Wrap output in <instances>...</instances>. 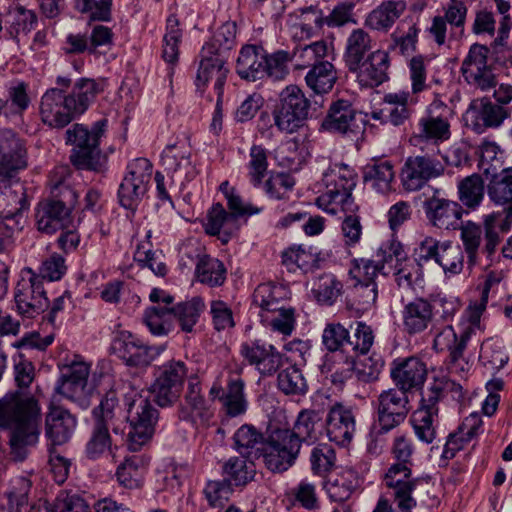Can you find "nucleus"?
<instances>
[{"mask_svg":"<svg viewBox=\"0 0 512 512\" xmlns=\"http://www.w3.org/2000/svg\"><path fill=\"white\" fill-rule=\"evenodd\" d=\"M300 448L290 429H276L265 440L261 457L270 471L284 472L295 463Z\"/></svg>","mask_w":512,"mask_h":512,"instance_id":"nucleus-8","label":"nucleus"},{"mask_svg":"<svg viewBox=\"0 0 512 512\" xmlns=\"http://www.w3.org/2000/svg\"><path fill=\"white\" fill-rule=\"evenodd\" d=\"M498 214L492 213L485 217L484 228L472 221L463 222L459 228L462 250L467 256V267L472 269L482 263L485 257V265L489 266L492 257L500 243V237L496 232Z\"/></svg>","mask_w":512,"mask_h":512,"instance_id":"nucleus-3","label":"nucleus"},{"mask_svg":"<svg viewBox=\"0 0 512 512\" xmlns=\"http://www.w3.org/2000/svg\"><path fill=\"white\" fill-rule=\"evenodd\" d=\"M444 165L434 158L425 155L409 157L402 169L403 186L408 191L421 189L430 179L444 173Z\"/></svg>","mask_w":512,"mask_h":512,"instance_id":"nucleus-18","label":"nucleus"},{"mask_svg":"<svg viewBox=\"0 0 512 512\" xmlns=\"http://www.w3.org/2000/svg\"><path fill=\"white\" fill-rule=\"evenodd\" d=\"M325 367L331 372V380L334 384H343L356 374L355 355H340L338 358L326 356Z\"/></svg>","mask_w":512,"mask_h":512,"instance_id":"nucleus-63","label":"nucleus"},{"mask_svg":"<svg viewBox=\"0 0 512 512\" xmlns=\"http://www.w3.org/2000/svg\"><path fill=\"white\" fill-rule=\"evenodd\" d=\"M389 55L383 50L372 52L358 67L349 69L355 73L358 82L365 87H376L388 79Z\"/></svg>","mask_w":512,"mask_h":512,"instance_id":"nucleus-28","label":"nucleus"},{"mask_svg":"<svg viewBox=\"0 0 512 512\" xmlns=\"http://www.w3.org/2000/svg\"><path fill=\"white\" fill-rule=\"evenodd\" d=\"M27 207L25 187L18 180H0V217L10 219Z\"/></svg>","mask_w":512,"mask_h":512,"instance_id":"nucleus-36","label":"nucleus"},{"mask_svg":"<svg viewBox=\"0 0 512 512\" xmlns=\"http://www.w3.org/2000/svg\"><path fill=\"white\" fill-rule=\"evenodd\" d=\"M227 480L236 486H244L254 479L256 467L252 460L239 457L230 458L223 466Z\"/></svg>","mask_w":512,"mask_h":512,"instance_id":"nucleus-58","label":"nucleus"},{"mask_svg":"<svg viewBox=\"0 0 512 512\" xmlns=\"http://www.w3.org/2000/svg\"><path fill=\"white\" fill-rule=\"evenodd\" d=\"M446 277H453L460 274L464 269V252L461 246L451 241L442 242L440 254L436 262Z\"/></svg>","mask_w":512,"mask_h":512,"instance_id":"nucleus-55","label":"nucleus"},{"mask_svg":"<svg viewBox=\"0 0 512 512\" xmlns=\"http://www.w3.org/2000/svg\"><path fill=\"white\" fill-rule=\"evenodd\" d=\"M323 183L326 190L317 198L318 207L333 215L345 213L342 234L347 245H355L361 239L362 225L355 215L358 206L351 194L356 186L354 170L345 164H335L324 173Z\"/></svg>","mask_w":512,"mask_h":512,"instance_id":"nucleus-1","label":"nucleus"},{"mask_svg":"<svg viewBox=\"0 0 512 512\" xmlns=\"http://www.w3.org/2000/svg\"><path fill=\"white\" fill-rule=\"evenodd\" d=\"M488 196L498 206H512V167L492 175L488 184Z\"/></svg>","mask_w":512,"mask_h":512,"instance_id":"nucleus-48","label":"nucleus"},{"mask_svg":"<svg viewBox=\"0 0 512 512\" xmlns=\"http://www.w3.org/2000/svg\"><path fill=\"white\" fill-rule=\"evenodd\" d=\"M225 57L213 50V47H203L199 63L196 86L201 88L213 82L214 90L218 96V104L222 102L223 88L226 82L228 69L225 66Z\"/></svg>","mask_w":512,"mask_h":512,"instance_id":"nucleus-19","label":"nucleus"},{"mask_svg":"<svg viewBox=\"0 0 512 512\" xmlns=\"http://www.w3.org/2000/svg\"><path fill=\"white\" fill-rule=\"evenodd\" d=\"M458 199L468 209H477L485 193L484 181L481 175L474 173L459 181L457 185Z\"/></svg>","mask_w":512,"mask_h":512,"instance_id":"nucleus-46","label":"nucleus"},{"mask_svg":"<svg viewBox=\"0 0 512 512\" xmlns=\"http://www.w3.org/2000/svg\"><path fill=\"white\" fill-rule=\"evenodd\" d=\"M372 48V39L362 28L354 29L347 38L345 47V62L349 69H355L364 59L365 54Z\"/></svg>","mask_w":512,"mask_h":512,"instance_id":"nucleus-42","label":"nucleus"},{"mask_svg":"<svg viewBox=\"0 0 512 512\" xmlns=\"http://www.w3.org/2000/svg\"><path fill=\"white\" fill-rule=\"evenodd\" d=\"M278 388L286 395L302 396L308 390L306 379L296 366H289L278 374Z\"/></svg>","mask_w":512,"mask_h":512,"instance_id":"nucleus-60","label":"nucleus"},{"mask_svg":"<svg viewBox=\"0 0 512 512\" xmlns=\"http://www.w3.org/2000/svg\"><path fill=\"white\" fill-rule=\"evenodd\" d=\"M383 481L389 489L393 490L394 501L400 512H412L417 506L412 496L418 480L412 478V468L406 465L391 464L384 474Z\"/></svg>","mask_w":512,"mask_h":512,"instance_id":"nucleus-15","label":"nucleus"},{"mask_svg":"<svg viewBox=\"0 0 512 512\" xmlns=\"http://www.w3.org/2000/svg\"><path fill=\"white\" fill-rule=\"evenodd\" d=\"M377 261L370 259H354L349 268V275L354 284L375 282V277L384 269L386 261L383 260V254L380 249L377 252Z\"/></svg>","mask_w":512,"mask_h":512,"instance_id":"nucleus-54","label":"nucleus"},{"mask_svg":"<svg viewBox=\"0 0 512 512\" xmlns=\"http://www.w3.org/2000/svg\"><path fill=\"white\" fill-rule=\"evenodd\" d=\"M479 154L478 166L485 174H497L504 162V153L495 142L485 140L477 150Z\"/></svg>","mask_w":512,"mask_h":512,"instance_id":"nucleus-61","label":"nucleus"},{"mask_svg":"<svg viewBox=\"0 0 512 512\" xmlns=\"http://www.w3.org/2000/svg\"><path fill=\"white\" fill-rule=\"evenodd\" d=\"M406 6L402 1H386L366 18V24L375 30H388L402 15Z\"/></svg>","mask_w":512,"mask_h":512,"instance_id":"nucleus-43","label":"nucleus"},{"mask_svg":"<svg viewBox=\"0 0 512 512\" xmlns=\"http://www.w3.org/2000/svg\"><path fill=\"white\" fill-rule=\"evenodd\" d=\"M321 415L316 410H302L294 423L291 432L301 446L302 442H314L318 438L319 428L322 427Z\"/></svg>","mask_w":512,"mask_h":512,"instance_id":"nucleus-50","label":"nucleus"},{"mask_svg":"<svg viewBox=\"0 0 512 512\" xmlns=\"http://www.w3.org/2000/svg\"><path fill=\"white\" fill-rule=\"evenodd\" d=\"M391 369V377L398 390L405 392L422 387L427 369L424 362L416 357H409L402 361H394Z\"/></svg>","mask_w":512,"mask_h":512,"instance_id":"nucleus-27","label":"nucleus"},{"mask_svg":"<svg viewBox=\"0 0 512 512\" xmlns=\"http://www.w3.org/2000/svg\"><path fill=\"white\" fill-rule=\"evenodd\" d=\"M145 461L139 455L126 457L117 468L116 478L119 484L127 489H137L143 484Z\"/></svg>","mask_w":512,"mask_h":512,"instance_id":"nucleus-47","label":"nucleus"},{"mask_svg":"<svg viewBox=\"0 0 512 512\" xmlns=\"http://www.w3.org/2000/svg\"><path fill=\"white\" fill-rule=\"evenodd\" d=\"M383 260L386 263L395 258L394 277L397 285L403 289L412 288L422 280V272L419 263L408 259L399 243H391L380 247Z\"/></svg>","mask_w":512,"mask_h":512,"instance_id":"nucleus-21","label":"nucleus"},{"mask_svg":"<svg viewBox=\"0 0 512 512\" xmlns=\"http://www.w3.org/2000/svg\"><path fill=\"white\" fill-rule=\"evenodd\" d=\"M377 434H385L402 424L409 411V399L405 392L392 388L383 391L377 400Z\"/></svg>","mask_w":512,"mask_h":512,"instance_id":"nucleus-11","label":"nucleus"},{"mask_svg":"<svg viewBox=\"0 0 512 512\" xmlns=\"http://www.w3.org/2000/svg\"><path fill=\"white\" fill-rule=\"evenodd\" d=\"M322 343L333 354L329 357L338 358L350 354V334L340 323L327 324L322 333Z\"/></svg>","mask_w":512,"mask_h":512,"instance_id":"nucleus-44","label":"nucleus"},{"mask_svg":"<svg viewBox=\"0 0 512 512\" xmlns=\"http://www.w3.org/2000/svg\"><path fill=\"white\" fill-rule=\"evenodd\" d=\"M118 399L114 391H109L92 410V426L85 445V456L89 460H98L112 452L113 439L110 434L119 432L117 426Z\"/></svg>","mask_w":512,"mask_h":512,"instance_id":"nucleus-2","label":"nucleus"},{"mask_svg":"<svg viewBox=\"0 0 512 512\" xmlns=\"http://www.w3.org/2000/svg\"><path fill=\"white\" fill-rule=\"evenodd\" d=\"M77 425L76 418L69 410L56 405L53 401L45 417V435L52 445H62L72 436Z\"/></svg>","mask_w":512,"mask_h":512,"instance_id":"nucleus-24","label":"nucleus"},{"mask_svg":"<svg viewBox=\"0 0 512 512\" xmlns=\"http://www.w3.org/2000/svg\"><path fill=\"white\" fill-rule=\"evenodd\" d=\"M89 366L84 362H74L63 372L58 380L55 391L64 397L79 402L83 408L88 406L87 379Z\"/></svg>","mask_w":512,"mask_h":512,"instance_id":"nucleus-23","label":"nucleus"},{"mask_svg":"<svg viewBox=\"0 0 512 512\" xmlns=\"http://www.w3.org/2000/svg\"><path fill=\"white\" fill-rule=\"evenodd\" d=\"M112 349L126 365L133 367L150 365L163 351V347L148 346L139 338L126 331L121 332L114 339Z\"/></svg>","mask_w":512,"mask_h":512,"instance_id":"nucleus-14","label":"nucleus"},{"mask_svg":"<svg viewBox=\"0 0 512 512\" xmlns=\"http://www.w3.org/2000/svg\"><path fill=\"white\" fill-rule=\"evenodd\" d=\"M425 212L430 223L446 230L455 228L463 215V209L459 203L437 197L425 203Z\"/></svg>","mask_w":512,"mask_h":512,"instance_id":"nucleus-32","label":"nucleus"},{"mask_svg":"<svg viewBox=\"0 0 512 512\" xmlns=\"http://www.w3.org/2000/svg\"><path fill=\"white\" fill-rule=\"evenodd\" d=\"M362 178L376 192L388 193L395 179L394 164L390 160L374 157L363 167Z\"/></svg>","mask_w":512,"mask_h":512,"instance_id":"nucleus-35","label":"nucleus"},{"mask_svg":"<svg viewBox=\"0 0 512 512\" xmlns=\"http://www.w3.org/2000/svg\"><path fill=\"white\" fill-rule=\"evenodd\" d=\"M433 306L424 298H416L406 304L402 310V325L409 335L424 332L433 320Z\"/></svg>","mask_w":512,"mask_h":512,"instance_id":"nucleus-33","label":"nucleus"},{"mask_svg":"<svg viewBox=\"0 0 512 512\" xmlns=\"http://www.w3.org/2000/svg\"><path fill=\"white\" fill-rule=\"evenodd\" d=\"M294 66L296 69L314 67L326 60L333 59L334 48L325 40L299 45L293 50Z\"/></svg>","mask_w":512,"mask_h":512,"instance_id":"nucleus-37","label":"nucleus"},{"mask_svg":"<svg viewBox=\"0 0 512 512\" xmlns=\"http://www.w3.org/2000/svg\"><path fill=\"white\" fill-rule=\"evenodd\" d=\"M124 401L127 409V420L131 425L128 448L137 451L154 434L159 416L158 410L148 397L134 390L125 395Z\"/></svg>","mask_w":512,"mask_h":512,"instance_id":"nucleus-4","label":"nucleus"},{"mask_svg":"<svg viewBox=\"0 0 512 512\" xmlns=\"http://www.w3.org/2000/svg\"><path fill=\"white\" fill-rule=\"evenodd\" d=\"M70 208L60 200H47L38 205L36 223L39 231L53 234L70 223Z\"/></svg>","mask_w":512,"mask_h":512,"instance_id":"nucleus-30","label":"nucleus"},{"mask_svg":"<svg viewBox=\"0 0 512 512\" xmlns=\"http://www.w3.org/2000/svg\"><path fill=\"white\" fill-rule=\"evenodd\" d=\"M107 121L99 120L89 131L82 124H75L66 131V143L74 148L70 160L78 169L97 171L100 168L99 139L105 131Z\"/></svg>","mask_w":512,"mask_h":512,"instance_id":"nucleus-5","label":"nucleus"},{"mask_svg":"<svg viewBox=\"0 0 512 512\" xmlns=\"http://www.w3.org/2000/svg\"><path fill=\"white\" fill-rule=\"evenodd\" d=\"M171 308L174 314V323L177 321L182 331L191 332L204 310L205 304L202 298L193 297L191 300L178 303Z\"/></svg>","mask_w":512,"mask_h":512,"instance_id":"nucleus-53","label":"nucleus"},{"mask_svg":"<svg viewBox=\"0 0 512 512\" xmlns=\"http://www.w3.org/2000/svg\"><path fill=\"white\" fill-rule=\"evenodd\" d=\"M452 110L441 100H434L419 119V137L435 144L447 141L451 136L450 118Z\"/></svg>","mask_w":512,"mask_h":512,"instance_id":"nucleus-12","label":"nucleus"},{"mask_svg":"<svg viewBox=\"0 0 512 512\" xmlns=\"http://www.w3.org/2000/svg\"><path fill=\"white\" fill-rule=\"evenodd\" d=\"M471 108L475 111L477 119L482 121L485 127H499L510 116L507 108L494 104L487 99L474 101Z\"/></svg>","mask_w":512,"mask_h":512,"instance_id":"nucleus-56","label":"nucleus"},{"mask_svg":"<svg viewBox=\"0 0 512 512\" xmlns=\"http://www.w3.org/2000/svg\"><path fill=\"white\" fill-rule=\"evenodd\" d=\"M235 449L246 458H260L264 446L263 434L252 425H242L234 434Z\"/></svg>","mask_w":512,"mask_h":512,"instance_id":"nucleus-40","label":"nucleus"},{"mask_svg":"<svg viewBox=\"0 0 512 512\" xmlns=\"http://www.w3.org/2000/svg\"><path fill=\"white\" fill-rule=\"evenodd\" d=\"M188 369L181 360H170L159 366L150 392L161 407L174 404L180 397Z\"/></svg>","mask_w":512,"mask_h":512,"instance_id":"nucleus-9","label":"nucleus"},{"mask_svg":"<svg viewBox=\"0 0 512 512\" xmlns=\"http://www.w3.org/2000/svg\"><path fill=\"white\" fill-rule=\"evenodd\" d=\"M356 115V110L348 100L339 99L331 104L322 126L330 132L356 135L360 128Z\"/></svg>","mask_w":512,"mask_h":512,"instance_id":"nucleus-29","label":"nucleus"},{"mask_svg":"<svg viewBox=\"0 0 512 512\" xmlns=\"http://www.w3.org/2000/svg\"><path fill=\"white\" fill-rule=\"evenodd\" d=\"M438 416V408L420 406L411 417V424L418 440L430 444L436 438L434 422Z\"/></svg>","mask_w":512,"mask_h":512,"instance_id":"nucleus-49","label":"nucleus"},{"mask_svg":"<svg viewBox=\"0 0 512 512\" xmlns=\"http://www.w3.org/2000/svg\"><path fill=\"white\" fill-rule=\"evenodd\" d=\"M359 486V479L353 469H344L336 477L329 481L327 493L336 502H343L350 498L355 489Z\"/></svg>","mask_w":512,"mask_h":512,"instance_id":"nucleus-52","label":"nucleus"},{"mask_svg":"<svg viewBox=\"0 0 512 512\" xmlns=\"http://www.w3.org/2000/svg\"><path fill=\"white\" fill-rule=\"evenodd\" d=\"M336 80L337 73L330 60L311 67L305 76L307 86L316 94L328 93Z\"/></svg>","mask_w":512,"mask_h":512,"instance_id":"nucleus-45","label":"nucleus"},{"mask_svg":"<svg viewBox=\"0 0 512 512\" xmlns=\"http://www.w3.org/2000/svg\"><path fill=\"white\" fill-rule=\"evenodd\" d=\"M489 50L481 44H473L462 62L461 72L464 79L481 90L496 86V77L487 64Z\"/></svg>","mask_w":512,"mask_h":512,"instance_id":"nucleus-13","label":"nucleus"},{"mask_svg":"<svg viewBox=\"0 0 512 512\" xmlns=\"http://www.w3.org/2000/svg\"><path fill=\"white\" fill-rule=\"evenodd\" d=\"M310 102L296 85H289L279 95V103L273 110L274 124L281 132H296L308 118Z\"/></svg>","mask_w":512,"mask_h":512,"instance_id":"nucleus-6","label":"nucleus"},{"mask_svg":"<svg viewBox=\"0 0 512 512\" xmlns=\"http://www.w3.org/2000/svg\"><path fill=\"white\" fill-rule=\"evenodd\" d=\"M102 90L103 88L96 80L81 78L74 83L71 92L65 96L77 117L88 109Z\"/></svg>","mask_w":512,"mask_h":512,"instance_id":"nucleus-38","label":"nucleus"},{"mask_svg":"<svg viewBox=\"0 0 512 512\" xmlns=\"http://www.w3.org/2000/svg\"><path fill=\"white\" fill-rule=\"evenodd\" d=\"M409 92L398 91L384 95L382 107L371 112V118L384 125L403 126L411 117L413 108Z\"/></svg>","mask_w":512,"mask_h":512,"instance_id":"nucleus-22","label":"nucleus"},{"mask_svg":"<svg viewBox=\"0 0 512 512\" xmlns=\"http://www.w3.org/2000/svg\"><path fill=\"white\" fill-rule=\"evenodd\" d=\"M144 322L153 335H167L175 325L172 308L160 305L149 307L145 310Z\"/></svg>","mask_w":512,"mask_h":512,"instance_id":"nucleus-51","label":"nucleus"},{"mask_svg":"<svg viewBox=\"0 0 512 512\" xmlns=\"http://www.w3.org/2000/svg\"><path fill=\"white\" fill-rule=\"evenodd\" d=\"M14 300L17 311L26 318H35L49 307L43 281L29 267L23 268L20 272L14 291Z\"/></svg>","mask_w":512,"mask_h":512,"instance_id":"nucleus-7","label":"nucleus"},{"mask_svg":"<svg viewBox=\"0 0 512 512\" xmlns=\"http://www.w3.org/2000/svg\"><path fill=\"white\" fill-rule=\"evenodd\" d=\"M27 166L24 142L12 129H0V178L11 179Z\"/></svg>","mask_w":512,"mask_h":512,"instance_id":"nucleus-17","label":"nucleus"},{"mask_svg":"<svg viewBox=\"0 0 512 512\" xmlns=\"http://www.w3.org/2000/svg\"><path fill=\"white\" fill-rule=\"evenodd\" d=\"M325 433L329 441L339 446H348L356 432V417L352 408L336 402L327 411Z\"/></svg>","mask_w":512,"mask_h":512,"instance_id":"nucleus-16","label":"nucleus"},{"mask_svg":"<svg viewBox=\"0 0 512 512\" xmlns=\"http://www.w3.org/2000/svg\"><path fill=\"white\" fill-rule=\"evenodd\" d=\"M152 164L146 158L134 159L122 180L118 197L122 207L134 210L144 198L152 178Z\"/></svg>","mask_w":512,"mask_h":512,"instance_id":"nucleus-10","label":"nucleus"},{"mask_svg":"<svg viewBox=\"0 0 512 512\" xmlns=\"http://www.w3.org/2000/svg\"><path fill=\"white\" fill-rule=\"evenodd\" d=\"M184 256H187L191 262L195 263V277L200 283L209 287H218L225 282L226 268L220 260L206 254L201 255L197 249L193 255V251L186 249L180 260V264L183 266L188 265L184 261Z\"/></svg>","mask_w":512,"mask_h":512,"instance_id":"nucleus-25","label":"nucleus"},{"mask_svg":"<svg viewBox=\"0 0 512 512\" xmlns=\"http://www.w3.org/2000/svg\"><path fill=\"white\" fill-rule=\"evenodd\" d=\"M481 428V420L476 416L466 418L458 430L450 433L444 445L441 457L444 460L454 458L464 446L475 437Z\"/></svg>","mask_w":512,"mask_h":512,"instance_id":"nucleus-39","label":"nucleus"},{"mask_svg":"<svg viewBox=\"0 0 512 512\" xmlns=\"http://www.w3.org/2000/svg\"><path fill=\"white\" fill-rule=\"evenodd\" d=\"M235 224V215L229 214L220 203H216L208 212L205 231L212 236L218 235L221 231L230 235Z\"/></svg>","mask_w":512,"mask_h":512,"instance_id":"nucleus-59","label":"nucleus"},{"mask_svg":"<svg viewBox=\"0 0 512 512\" xmlns=\"http://www.w3.org/2000/svg\"><path fill=\"white\" fill-rule=\"evenodd\" d=\"M244 381L237 378H230L225 391L219 396V401L227 415L237 417L246 412L248 401L244 393Z\"/></svg>","mask_w":512,"mask_h":512,"instance_id":"nucleus-41","label":"nucleus"},{"mask_svg":"<svg viewBox=\"0 0 512 512\" xmlns=\"http://www.w3.org/2000/svg\"><path fill=\"white\" fill-rule=\"evenodd\" d=\"M472 334V329L463 330L458 336L452 325H446L437 330L433 339V349L437 352H449V359L453 365L463 358L467 342Z\"/></svg>","mask_w":512,"mask_h":512,"instance_id":"nucleus-34","label":"nucleus"},{"mask_svg":"<svg viewBox=\"0 0 512 512\" xmlns=\"http://www.w3.org/2000/svg\"><path fill=\"white\" fill-rule=\"evenodd\" d=\"M240 352L263 376L273 375L281 366V355L272 345L266 346L259 341L246 342L241 345Z\"/></svg>","mask_w":512,"mask_h":512,"instance_id":"nucleus-26","label":"nucleus"},{"mask_svg":"<svg viewBox=\"0 0 512 512\" xmlns=\"http://www.w3.org/2000/svg\"><path fill=\"white\" fill-rule=\"evenodd\" d=\"M265 53L262 46L248 44L241 48L236 61V73L246 81L255 82L265 77Z\"/></svg>","mask_w":512,"mask_h":512,"instance_id":"nucleus-31","label":"nucleus"},{"mask_svg":"<svg viewBox=\"0 0 512 512\" xmlns=\"http://www.w3.org/2000/svg\"><path fill=\"white\" fill-rule=\"evenodd\" d=\"M40 116L44 124L52 128H63L76 116L61 89H48L41 98Z\"/></svg>","mask_w":512,"mask_h":512,"instance_id":"nucleus-20","label":"nucleus"},{"mask_svg":"<svg viewBox=\"0 0 512 512\" xmlns=\"http://www.w3.org/2000/svg\"><path fill=\"white\" fill-rule=\"evenodd\" d=\"M283 288L271 283H263L257 286L253 293V304L260 307L263 312H272L280 309L279 298Z\"/></svg>","mask_w":512,"mask_h":512,"instance_id":"nucleus-64","label":"nucleus"},{"mask_svg":"<svg viewBox=\"0 0 512 512\" xmlns=\"http://www.w3.org/2000/svg\"><path fill=\"white\" fill-rule=\"evenodd\" d=\"M185 401L190 407L192 417L198 418L201 424H207L213 413L206 407L205 399L201 393L200 381L197 377L188 379Z\"/></svg>","mask_w":512,"mask_h":512,"instance_id":"nucleus-57","label":"nucleus"},{"mask_svg":"<svg viewBox=\"0 0 512 512\" xmlns=\"http://www.w3.org/2000/svg\"><path fill=\"white\" fill-rule=\"evenodd\" d=\"M289 62L294 63L293 54L285 50H277L271 54L265 53V76L274 81H281L289 74Z\"/></svg>","mask_w":512,"mask_h":512,"instance_id":"nucleus-62","label":"nucleus"}]
</instances>
